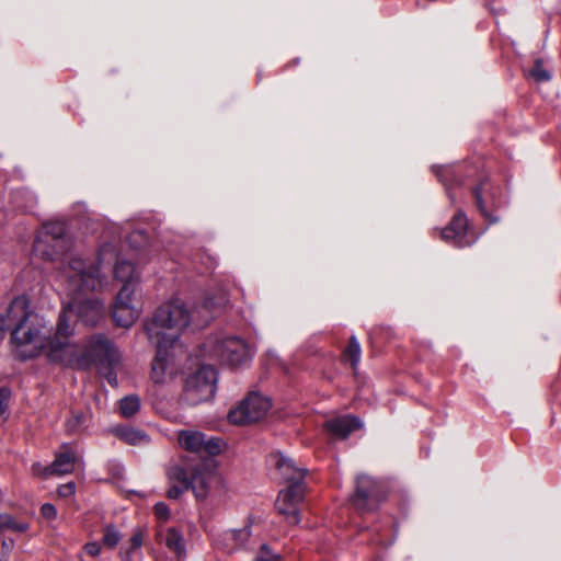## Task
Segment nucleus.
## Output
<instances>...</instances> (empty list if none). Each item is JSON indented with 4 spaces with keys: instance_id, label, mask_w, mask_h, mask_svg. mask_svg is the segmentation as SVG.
<instances>
[{
    "instance_id": "obj_1",
    "label": "nucleus",
    "mask_w": 561,
    "mask_h": 561,
    "mask_svg": "<svg viewBox=\"0 0 561 561\" xmlns=\"http://www.w3.org/2000/svg\"><path fill=\"white\" fill-rule=\"evenodd\" d=\"M4 318L5 328L13 327L11 339L15 355L21 359L45 353L49 362L64 366L87 363L84 358L78 359V344L70 340L75 330L68 323L67 314L58 316L54 336H50L48 321L31 310L28 298L20 295L11 301Z\"/></svg>"
},
{
    "instance_id": "obj_2",
    "label": "nucleus",
    "mask_w": 561,
    "mask_h": 561,
    "mask_svg": "<svg viewBox=\"0 0 561 561\" xmlns=\"http://www.w3.org/2000/svg\"><path fill=\"white\" fill-rule=\"evenodd\" d=\"M115 253L111 245L102 248L95 260H85L80 255H71L68 263L58 272V280L71 300L66 304L59 314H67L68 323L77 317L83 324L95 327L104 316L103 302L98 298H83L84 295L103 290L108 285L101 266L111 263Z\"/></svg>"
},
{
    "instance_id": "obj_3",
    "label": "nucleus",
    "mask_w": 561,
    "mask_h": 561,
    "mask_svg": "<svg viewBox=\"0 0 561 561\" xmlns=\"http://www.w3.org/2000/svg\"><path fill=\"white\" fill-rule=\"evenodd\" d=\"M228 299L220 296L217 301L207 298L201 306L188 308L180 298L161 305L152 318L145 323V330L150 342L174 345L181 333L190 325L201 328L214 317L213 311L221 309Z\"/></svg>"
},
{
    "instance_id": "obj_4",
    "label": "nucleus",
    "mask_w": 561,
    "mask_h": 561,
    "mask_svg": "<svg viewBox=\"0 0 561 561\" xmlns=\"http://www.w3.org/2000/svg\"><path fill=\"white\" fill-rule=\"evenodd\" d=\"M106 245H111L113 248L115 256L111 263L105 261L103 266H101V271L106 276L104 273L105 267L114 264V277L123 283V287L118 291L113 305V319L117 325L129 328L140 314L139 307L135 305V291L138 277L135 273V267L130 262L126 260H118L116 248L112 243L103 244L99 251Z\"/></svg>"
},
{
    "instance_id": "obj_5",
    "label": "nucleus",
    "mask_w": 561,
    "mask_h": 561,
    "mask_svg": "<svg viewBox=\"0 0 561 561\" xmlns=\"http://www.w3.org/2000/svg\"><path fill=\"white\" fill-rule=\"evenodd\" d=\"M85 359V364L73 363L70 367L88 368L92 363H99L103 376L111 386H117L115 369L119 366L121 355L114 344L104 335L95 334L90 337L84 352L78 346V359Z\"/></svg>"
},
{
    "instance_id": "obj_6",
    "label": "nucleus",
    "mask_w": 561,
    "mask_h": 561,
    "mask_svg": "<svg viewBox=\"0 0 561 561\" xmlns=\"http://www.w3.org/2000/svg\"><path fill=\"white\" fill-rule=\"evenodd\" d=\"M69 248V240L66 238V229L62 222H48L38 232L33 252L44 261H55Z\"/></svg>"
},
{
    "instance_id": "obj_7",
    "label": "nucleus",
    "mask_w": 561,
    "mask_h": 561,
    "mask_svg": "<svg viewBox=\"0 0 561 561\" xmlns=\"http://www.w3.org/2000/svg\"><path fill=\"white\" fill-rule=\"evenodd\" d=\"M217 387V371L213 366L202 365L190 375L184 385V400L196 405L214 398Z\"/></svg>"
},
{
    "instance_id": "obj_8",
    "label": "nucleus",
    "mask_w": 561,
    "mask_h": 561,
    "mask_svg": "<svg viewBox=\"0 0 561 561\" xmlns=\"http://www.w3.org/2000/svg\"><path fill=\"white\" fill-rule=\"evenodd\" d=\"M207 347L210 357L230 366L243 365L253 356L251 347L237 336L208 341Z\"/></svg>"
},
{
    "instance_id": "obj_9",
    "label": "nucleus",
    "mask_w": 561,
    "mask_h": 561,
    "mask_svg": "<svg viewBox=\"0 0 561 561\" xmlns=\"http://www.w3.org/2000/svg\"><path fill=\"white\" fill-rule=\"evenodd\" d=\"M270 409V399L253 392L236 409L229 412L228 419L233 424L243 425L261 420L266 415Z\"/></svg>"
},
{
    "instance_id": "obj_10",
    "label": "nucleus",
    "mask_w": 561,
    "mask_h": 561,
    "mask_svg": "<svg viewBox=\"0 0 561 561\" xmlns=\"http://www.w3.org/2000/svg\"><path fill=\"white\" fill-rule=\"evenodd\" d=\"M302 482L290 483L289 486L282 491L278 495L276 501V508L291 525H297L300 522L298 504L302 501Z\"/></svg>"
},
{
    "instance_id": "obj_11",
    "label": "nucleus",
    "mask_w": 561,
    "mask_h": 561,
    "mask_svg": "<svg viewBox=\"0 0 561 561\" xmlns=\"http://www.w3.org/2000/svg\"><path fill=\"white\" fill-rule=\"evenodd\" d=\"M382 500L378 483L366 474H359L356 480V492L353 504L358 511H371Z\"/></svg>"
},
{
    "instance_id": "obj_12",
    "label": "nucleus",
    "mask_w": 561,
    "mask_h": 561,
    "mask_svg": "<svg viewBox=\"0 0 561 561\" xmlns=\"http://www.w3.org/2000/svg\"><path fill=\"white\" fill-rule=\"evenodd\" d=\"M442 239L458 248L474 243L476 238L468 232V220L463 213H457L450 224L442 230Z\"/></svg>"
},
{
    "instance_id": "obj_13",
    "label": "nucleus",
    "mask_w": 561,
    "mask_h": 561,
    "mask_svg": "<svg viewBox=\"0 0 561 561\" xmlns=\"http://www.w3.org/2000/svg\"><path fill=\"white\" fill-rule=\"evenodd\" d=\"M156 348L157 354L152 362V368H151V379L156 383H163L168 379H171L174 375V368L171 363V357L169 354V348L172 347V345L159 343V342H151Z\"/></svg>"
},
{
    "instance_id": "obj_14",
    "label": "nucleus",
    "mask_w": 561,
    "mask_h": 561,
    "mask_svg": "<svg viewBox=\"0 0 561 561\" xmlns=\"http://www.w3.org/2000/svg\"><path fill=\"white\" fill-rule=\"evenodd\" d=\"M61 449V451L55 455L54 461L44 468L45 473H51V476L68 474L80 462V455L70 445L64 444Z\"/></svg>"
},
{
    "instance_id": "obj_15",
    "label": "nucleus",
    "mask_w": 561,
    "mask_h": 561,
    "mask_svg": "<svg viewBox=\"0 0 561 561\" xmlns=\"http://www.w3.org/2000/svg\"><path fill=\"white\" fill-rule=\"evenodd\" d=\"M270 461L276 467L280 477L289 482H302L305 469L297 467L296 462L280 453L271 455Z\"/></svg>"
},
{
    "instance_id": "obj_16",
    "label": "nucleus",
    "mask_w": 561,
    "mask_h": 561,
    "mask_svg": "<svg viewBox=\"0 0 561 561\" xmlns=\"http://www.w3.org/2000/svg\"><path fill=\"white\" fill-rule=\"evenodd\" d=\"M362 427V422L353 415H345L328 420L324 428L335 438H346L353 431Z\"/></svg>"
},
{
    "instance_id": "obj_17",
    "label": "nucleus",
    "mask_w": 561,
    "mask_h": 561,
    "mask_svg": "<svg viewBox=\"0 0 561 561\" xmlns=\"http://www.w3.org/2000/svg\"><path fill=\"white\" fill-rule=\"evenodd\" d=\"M216 481L217 477L210 471H195L191 477L190 489L197 500H204Z\"/></svg>"
},
{
    "instance_id": "obj_18",
    "label": "nucleus",
    "mask_w": 561,
    "mask_h": 561,
    "mask_svg": "<svg viewBox=\"0 0 561 561\" xmlns=\"http://www.w3.org/2000/svg\"><path fill=\"white\" fill-rule=\"evenodd\" d=\"M178 439L182 448L188 451L199 453L205 443V435L197 431H181L179 432Z\"/></svg>"
},
{
    "instance_id": "obj_19",
    "label": "nucleus",
    "mask_w": 561,
    "mask_h": 561,
    "mask_svg": "<svg viewBox=\"0 0 561 561\" xmlns=\"http://www.w3.org/2000/svg\"><path fill=\"white\" fill-rule=\"evenodd\" d=\"M164 543L178 557H183L185 554L184 538L178 529L169 528L165 531Z\"/></svg>"
},
{
    "instance_id": "obj_20",
    "label": "nucleus",
    "mask_w": 561,
    "mask_h": 561,
    "mask_svg": "<svg viewBox=\"0 0 561 561\" xmlns=\"http://www.w3.org/2000/svg\"><path fill=\"white\" fill-rule=\"evenodd\" d=\"M115 434L118 438L130 445H138L148 440L147 435L142 431L133 427H117L115 428Z\"/></svg>"
},
{
    "instance_id": "obj_21",
    "label": "nucleus",
    "mask_w": 561,
    "mask_h": 561,
    "mask_svg": "<svg viewBox=\"0 0 561 561\" xmlns=\"http://www.w3.org/2000/svg\"><path fill=\"white\" fill-rule=\"evenodd\" d=\"M118 409L124 417H131L140 409V399L135 394L126 396L119 400Z\"/></svg>"
},
{
    "instance_id": "obj_22",
    "label": "nucleus",
    "mask_w": 561,
    "mask_h": 561,
    "mask_svg": "<svg viewBox=\"0 0 561 561\" xmlns=\"http://www.w3.org/2000/svg\"><path fill=\"white\" fill-rule=\"evenodd\" d=\"M28 524L25 522H18L9 514H0V533L11 530L14 533H25L28 529Z\"/></svg>"
},
{
    "instance_id": "obj_23",
    "label": "nucleus",
    "mask_w": 561,
    "mask_h": 561,
    "mask_svg": "<svg viewBox=\"0 0 561 561\" xmlns=\"http://www.w3.org/2000/svg\"><path fill=\"white\" fill-rule=\"evenodd\" d=\"M89 415L83 412H73L68 419L66 427L70 433H79L88 426Z\"/></svg>"
},
{
    "instance_id": "obj_24",
    "label": "nucleus",
    "mask_w": 561,
    "mask_h": 561,
    "mask_svg": "<svg viewBox=\"0 0 561 561\" xmlns=\"http://www.w3.org/2000/svg\"><path fill=\"white\" fill-rule=\"evenodd\" d=\"M345 360H348L355 369L360 360V345L355 336L350 339V344L344 354Z\"/></svg>"
},
{
    "instance_id": "obj_25",
    "label": "nucleus",
    "mask_w": 561,
    "mask_h": 561,
    "mask_svg": "<svg viewBox=\"0 0 561 561\" xmlns=\"http://www.w3.org/2000/svg\"><path fill=\"white\" fill-rule=\"evenodd\" d=\"M226 539L231 540L236 543V547H243L251 536V530L249 527H243L241 529H231L226 534Z\"/></svg>"
},
{
    "instance_id": "obj_26",
    "label": "nucleus",
    "mask_w": 561,
    "mask_h": 561,
    "mask_svg": "<svg viewBox=\"0 0 561 561\" xmlns=\"http://www.w3.org/2000/svg\"><path fill=\"white\" fill-rule=\"evenodd\" d=\"M144 540V531L138 528L133 534L130 540H129V548L126 550H122V559L124 561H130L133 558V550H137L141 547Z\"/></svg>"
},
{
    "instance_id": "obj_27",
    "label": "nucleus",
    "mask_w": 561,
    "mask_h": 561,
    "mask_svg": "<svg viewBox=\"0 0 561 561\" xmlns=\"http://www.w3.org/2000/svg\"><path fill=\"white\" fill-rule=\"evenodd\" d=\"M168 478L171 483L178 484H188L191 482V478L184 468L181 466L174 465L168 469Z\"/></svg>"
},
{
    "instance_id": "obj_28",
    "label": "nucleus",
    "mask_w": 561,
    "mask_h": 561,
    "mask_svg": "<svg viewBox=\"0 0 561 561\" xmlns=\"http://www.w3.org/2000/svg\"><path fill=\"white\" fill-rule=\"evenodd\" d=\"M11 396V390L8 387L0 388V422L8 419Z\"/></svg>"
},
{
    "instance_id": "obj_29",
    "label": "nucleus",
    "mask_w": 561,
    "mask_h": 561,
    "mask_svg": "<svg viewBox=\"0 0 561 561\" xmlns=\"http://www.w3.org/2000/svg\"><path fill=\"white\" fill-rule=\"evenodd\" d=\"M122 536L121 533L112 525H108L105 527L104 535H103V543L113 549L115 548L118 542L121 541Z\"/></svg>"
},
{
    "instance_id": "obj_30",
    "label": "nucleus",
    "mask_w": 561,
    "mask_h": 561,
    "mask_svg": "<svg viewBox=\"0 0 561 561\" xmlns=\"http://www.w3.org/2000/svg\"><path fill=\"white\" fill-rule=\"evenodd\" d=\"M528 76L537 82H546L551 79V75L542 67L540 60H537L534 68L528 71Z\"/></svg>"
},
{
    "instance_id": "obj_31",
    "label": "nucleus",
    "mask_w": 561,
    "mask_h": 561,
    "mask_svg": "<svg viewBox=\"0 0 561 561\" xmlns=\"http://www.w3.org/2000/svg\"><path fill=\"white\" fill-rule=\"evenodd\" d=\"M489 190V186L486 183H481L478 187L474 188L473 191V195H474V199H476V204L478 206V208L480 209L481 214L484 216V217H489V213L486 210V206H485V203L483 201V193L485 191Z\"/></svg>"
},
{
    "instance_id": "obj_32",
    "label": "nucleus",
    "mask_w": 561,
    "mask_h": 561,
    "mask_svg": "<svg viewBox=\"0 0 561 561\" xmlns=\"http://www.w3.org/2000/svg\"><path fill=\"white\" fill-rule=\"evenodd\" d=\"M221 446H222V444L219 438H214V437L206 438L205 437V443H204L202 451H205L209 455H218L221 451Z\"/></svg>"
},
{
    "instance_id": "obj_33",
    "label": "nucleus",
    "mask_w": 561,
    "mask_h": 561,
    "mask_svg": "<svg viewBox=\"0 0 561 561\" xmlns=\"http://www.w3.org/2000/svg\"><path fill=\"white\" fill-rule=\"evenodd\" d=\"M253 561H280V556L273 553L267 546L263 545L261 552Z\"/></svg>"
},
{
    "instance_id": "obj_34",
    "label": "nucleus",
    "mask_w": 561,
    "mask_h": 561,
    "mask_svg": "<svg viewBox=\"0 0 561 561\" xmlns=\"http://www.w3.org/2000/svg\"><path fill=\"white\" fill-rule=\"evenodd\" d=\"M153 512L160 520L165 522L170 517V510L164 502H158L153 507Z\"/></svg>"
},
{
    "instance_id": "obj_35",
    "label": "nucleus",
    "mask_w": 561,
    "mask_h": 561,
    "mask_svg": "<svg viewBox=\"0 0 561 561\" xmlns=\"http://www.w3.org/2000/svg\"><path fill=\"white\" fill-rule=\"evenodd\" d=\"M188 489H190L188 484L172 483V486L168 491V496L170 499H179Z\"/></svg>"
},
{
    "instance_id": "obj_36",
    "label": "nucleus",
    "mask_w": 561,
    "mask_h": 561,
    "mask_svg": "<svg viewBox=\"0 0 561 561\" xmlns=\"http://www.w3.org/2000/svg\"><path fill=\"white\" fill-rule=\"evenodd\" d=\"M42 515L47 519H54L57 516L56 507L50 503H45L41 507Z\"/></svg>"
},
{
    "instance_id": "obj_37",
    "label": "nucleus",
    "mask_w": 561,
    "mask_h": 561,
    "mask_svg": "<svg viewBox=\"0 0 561 561\" xmlns=\"http://www.w3.org/2000/svg\"><path fill=\"white\" fill-rule=\"evenodd\" d=\"M76 491V485L73 482H69L66 484H62L58 488V495L61 497H68L71 496Z\"/></svg>"
},
{
    "instance_id": "obj_38",
    "label": "nucleus",
    "mask_w": 561,
    "mask_h": 561,
    "mask_svg": "<svg viewBox=\"0 0 561 561\" xmlns=\"http://www.w3.org/2000/svg\"><path fill=\"white\" fill-rule=\"evenodd\" d=\"M84 550L87 553H89L91 557H96L101 552V546L98 542H88L84 546Z\"/></svg>"
},
{
    "instance_id": "obj_39",
    "label": "nucleus",
    "mask_w": 561,
    "mask_h": 561,
    "mask_svg": "<svg viewBox=\"0 0 561 561\" xmlns=\"http://www.w3.org/2000/svg\"><path fill=\"white\" fill-rule=\"evenodd\" d=\"M46 466H42V463L39 462H35L32 465V472L33 474L37 476V477H43V478H47L49 476H51V473H45L44 472V468Z\"/></svg>"
},
{
    "instance_id": "obj_40",
    "label": "nucleus",
    "mask_w": 561,
    "mask_h": 561,
    "mask_svg": "<svg viewBox=\"0 0 561 561\" xmlns=\"http://www.w3.org/2000/svg\"><path fill=\"white\" fill-rule=\"evenodd\" d=\"M14 547V540L11 538H5L2 541V548L0 552H7L8 556H10V552L12 551Z\"/></svg>"
},
{
    "instance_id": "obj_41",
    "label": "nucleus",
    "mask_w": 561,
    "mask_h": 561,
    "mask_svg": "<svg viewBox=\"0 0 561 561\" xmlns=\"http://www.w3.org/2000/svg\"><path fill=\"white\" fill-rule=\"evenodd\" d=\"M5 332V318L3 314H0V341H2Z\"/></svg>"
},
{
    "instance_id": "obj_42",
    "label": "nucleus",
    "mask_w": 561,
    "mask_h": 561,
    "mask_svg": "<svg viewBox=\"0 0 561 561\" xmlns=\"http://www.w3.org/2000/svg\"><path fill=\"white\" fill-rule=\"evenodd\" d=\"M0 561H9V556L7 552H0Z\"/></svg>"
},
{
    "instance_id": "obj_43",
    "label": "nucleus",
    "mask_w": 561,
    "mask_h": 561,
    "mask_svg": "<svg viewBox=\"0 0 561 561\" xmlns=\"http://www.w3.org/2000/svg\"><path fill=\"white\" fill-rule=\"evenodd\" d=\"M53 244H54V242H47L46 250H51Z\"/></svg>"
}]
</instances>
